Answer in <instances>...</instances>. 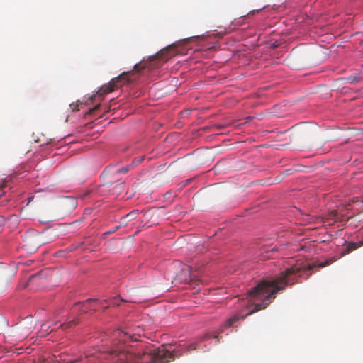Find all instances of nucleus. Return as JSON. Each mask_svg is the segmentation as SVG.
Wrapping results in <instances>:
<instances>
[{"label": "nucleus", "instance_id": "obj_6", "mask_svg": "<svg viewBox=\"0 0 363 363\" xmlns=\"http://www.w3.org/2000/svg\"><path fill=\"white\" fill-rule=\"evenodd\" d=\"M138 214V211L134 210L126 214L125 216L121 217L120 219V226L127 225L130 221L136 218Z\"/></svg>", "mask_w": 363, "mask_h": 363}, {"label": "nucleus", "instance_id": "obj_12", "mask_svg": "<svg viewBox=\"0 0 363 363\" xmlns=\"http://www.w3.org/2000/svg\"><path fill=\"white\" fill-rule=\"evenodd\" d=\"M72 325H76V323L74 322V321H71L69 323H67L66 324H62L60 326L63 328V329H65V328H69L71 327Z\"/></svg>", "mask_w": 363, "mask_h": 363}, {"label": "nucleus", "instance_id": "obj_16", "mask_svg": "<svg viewBox=\"0 0 363 363\" xmlns=\"http://www.w3.org/2000/svg\"><path fill=\"white\" fill-rule=\"evenodd\" d=\"M258 11L257 10H252V11H250L248 13H247V16H250V14H254L255 12H257Z\"/></svg>", "mask_w": 363, "mask_h": 363}, {"label": "nucleus", "instance_id": "obj_18", "mask_svg": "<svg viewBox=\"0 0 363 363\" xmlns=\"http://www.w3.org/2000/svg\"><path fill=\"white\" fill-rule=\"evenodd\" d=\"M119 227H120V226L116 227V228H114V230H113V229H111V231H108V232H107L106 233H107V234H110V233H111L114 232V231H115L116 229H118Z\"/></svg>", "mask_w": 363, "mask_h": 363}, {"label": "nucleus", "instance_id": "obj_4", "mask_svg": "<svg viewBox=\"0 0 363 363\" xmlns=\"http://www.w3.org/2000/svg\"><path fill=\"white\" fill-rule=\"evenodd\" d=\"M179 265L182 267L181 272L177 275L175 279L178 280L179 282L185 283L198 280V274H195V272L193 271L189 266L180 263Z\"/></svg>", "mask_w": 363, "mask_h": 363}, {"label": "nucleus", "instance_id": "obj_1", "mask_svg": "<svg viewBox=\"0 0 363 363\" xmlns=\"http://www.w3.org/2000/svg\"><path fill=\"white\" fill-rule=\"evenodd\" d=\"M333 262L332 259L322 262L318 264H296L281 272L279 275L271 281L264 280L247 292V301L250 307L254 306V308L245 315H235L227 320L225 324L228 327L233 326L239 320H243L249 315L261 309L265 308L274 298V296L277 291L285 289L287 284L293 285L298 281V278L303 276V272L311 270L315 267H325Z\"/></svg>", "mask_w": 363, "mask_h": 363}, {"label": "nucleus", "instance_id": "obj_13", "mask_svg": "<svg viewBox=\"0 0 363 363\" xmlns=\"http://www.w3.org/2000/svg\"><path fill=\"white\" fill-rule=\"evenodd\" d=\"M69 106L72 109L73 111H77L79 110V108H78V106H79L78 102H77V103H72L69 105Z\"/></svg>", "mask_w": 363, "mask_h": 363}, {"label": "nucleus", "instance_id": "obj_5", "mask_svg": "<svg viewBox=\"0 0 363 363\" xmlns=\"http://www.w3.org/2000/svg\"><path fill=\"white\" fill-rule=\"evenodd\" d=\"M114 335L116 338H118L120 340L119 341L123 340V342H125L127 341L134 342L138 340V336H136L135 335H131L128 332H123L121 330H118L115 332Z\"/></svg>", "mask_w": 363, "mask_h": 363}, {"label": "nucleus", "instance_id": "obj_10", "mask_svg": "<svg viewBox=\"0 0 363 363\" xmlns=\"http://www.w3.org/2000/svg\"><path fill=\"white\" fill-rule=\"evenodd\" d=\"M337 215V211L336 210H333L329 212L327 219H335Z\"/></svg>", "mask_w": 363, "mask_h": 363}, {"label": "nucleus", "instance_id": "obj_2", "mask_svg": "<svg viewBox=\"0 0 363 363\" xmlns=\"http://www.w3.org/2000/svg\"><path fill=\"white\" fill-rule=\"evenodd\" d=\"M164 350L154 353L152 348H147L143 353H121L114 360V363H152L155 361L157 355L164 356Z\"/></svg>", "mask_w": 363, "mask_h": 363}, {"label": "nucleus", "instance_id": "obj_15", "mask_svg": "<svg viewBox=\"0 0 363 363\" xmlns=\"http://www.w3.org/2000/svg\"><path fill=\"white\" fill-rule=\"evenodd\" d=\"M111 304L118 306V301L117 298H114L113 300H111Z\"/></svg>", "mask_w": 363, "mask_h": 363}, {"label": "nucleus", "instance_id": "obj_19", "mask_svg": "<svg viewBox=\"0 0 363 363\" xmlns=\"http://www.w3.org/2000/svg\"><path fill=\"white\" fill-rule=\"evenodd\" d=\"M3 187V186H0V189Z\"/></svg>", "mask_w": 363, "mask_h": 363}, {"label": "nucleus", "instance_id": "obj_9", "mask_svg": "<svg viewBox=\"0 0 363 363\" xmlns=\"http://www.w3.org/2000/svg\"><path fill=\"white\" fill-rule=\"evenodd\" d=\"M125 190V184L123 182L120 183L114 186L113 189V195L116 196H120L123 191Z\"/></svg>", "mask_w": 363, "mask_h": 363}, {"label": "nucleus", "instance_id": "obj_3", "mask_svg": "<svg viewBox=\"0 0 363 363\" xmlns=\"http://www.w3.org/2000/svg\"><path fill=\"white\" fill-rule=\"evenodd\" d=\"M144 69V66L136 64L133 71L123 72L118 77L113 78L108 84L104 85L99 91V94H107L125 84L131 83L135 79L133 78L135 75L134 71L139 72Z\"/></svg>", "mask_w": 363, "mask_h": 363}, {"label": "nucleus", "instance_id": "obj_11", "mask_svg": "<svg viewBox=\"0 0 363 363\" xmlns=\"http://www.w3.org/2000/svg\"><path fill=\"white\" fill-rule=\"evenodd\" d=\"M97 301V300H94V299H87L86 301H85L84 303H83V306L86 308H89V305L92 303V302H96Z\"/></svg>", "mask_w": 363, "mask_h": 363}, {"label": "nucleus", "instance_id": "obj_8", "mask_svg": "<svg viewBox=\"0 0 363 363\" xmlns=\"http://www.w3.org/2000/svg\"><path fill=\"white\" fill-rule=\"evenodd\" d=\"M143 160V157H138V159H135L130 165H127L125 167L118 169L117 170V172L121 173V174H125L129 171V169L131 167L140 164Z\"/></svg>", "mask_w": 363, "mask_h": 363}, {"label": "nucleus", "instance_id": "obj_20", "mask_svg": "<svg viewBox=\"0 0 363 363\" xmlns=\"http://www.w3.org/2000/svg\"><path fill=\"white\" fill-rule=\"evenodd\" d=\"M361 201H362V202H363V196H362V199L361 200Z\"/></svg>", "mask_w": 363, "mask_h": 363}, {"label": "nucleus", "instance_id": "obj_14", "mask_svg": "<svg viewBox=\"0 0 363 363\" xmlns=\"http://www.w3.org/2000/svg\"><path fill=\"white\" fill-rule=\"evenodd\" d=\"M99 105L95 106L93 108L90 109L89 113L91 114L94 113L95 112V111H96L99 108Z\"/></svg>", "mask_w": 363, "mask_h": 363}, {"label": "nucleus", "instance_id": "obj_7", "mask_svg": "<svg viewBox=\"0 0 363 363\" xmlns=\"http://www.w3.org/2000/svg\"><path fill=\"white\" fill-rule=\"evenodd\" d=\"M363 245V242H348L346 248L344 250V251L342 252V255H345L353 250L357 249L358 247H361Z\"/></svg>", "mask_w": 363, "mask_h": 363}, {"label": "nucleus", "instance_id": "obj_17", "mask_svg": "<svg viewBox=\"0 0 363 363\" xmlns=\"http://www.w3.org/2000/svg\"><path fill=\"white\" fill-rule=\"evenodd\" d=\"M195 349H196V347L194 345H190L188 348L189 350H195Z\"/></svg>", "mask_w": 363, "mask_h": 363}]
</instances>
